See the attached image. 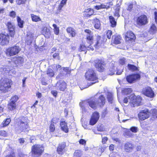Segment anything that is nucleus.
Masks as SVG:
<instances>
[{
	"label": "nucleus",
	"mask_w": 157,
	"mask_h": 157,
	"mask_svg": "<svg viewBox=\"0 0 157 157\" xmlns=\"http://www.w3.org/2000/svg\"><path fill=\"white\" fill-rule=\"evenodd\" d=\"M26 0H16V3L17 5H21L25 4Z\"/></svg>",
	"instance_id": "51"
},
{
	"label": "nucleus",
	"mask_w": 157,
	"mask_h": 157,
	"mask_svg": "<svg viewBox=\"0 0 157 157\" xmlns=\"http://www.w3.org/2000/svg\"><path fill=\"white\" fill-rule=\"evenodd\" d=\"M11 121V119L10 118H8L6 119V120L4 121L2 123L3 127H5L8 125Z\"/></svg>",
	"instance_id": "40"
},
{
	"label": "nucleus",
	"mask_w": 157,
	"mask_h": 157,
	"mask_svg": "<svg viewBox=\"0 0 157 157\" xmlns=\"http://www.w3.org/2000/svg\"><path fill=\"white\" fill-rule=\"evenodd\" d=\"M60 125L63 131L66 133L68 132V128L67 126V124L65 121H61L60 123Z\"/></svg>",
	"instance_id": "24"
},
{
	"label": "nucleus",
	"mask_w": 157,
	"mask_h": 157,
	"mask_svg": "<svg viewBox=\"0 0 157 157\" xmlns=\"http://www.w3.org/2000/svg\"><path fill=\"white\" fill-rule=\"evenodd\" d=\"M13 61L18 66L21 65L23 63L24 59L21 57H18L14 58L13 59Z\"/></svg>",
	"instance_id": "22"
},
{
	"label": "nucleus",
	"mask_w": 157,
	"mask_h": 157,
	"mask_svg": "<svg viewBox=\"0 0 157 157\" xmlns=\"http://www.w3.org/2000/svg\"><path fill=\"white\" fill-rule=\"evenodd\" d=\"M103 43L102 40L100 41H97L96 43L94 45L95 48H99L103 44Z\"/></svg>",
	"instance_id": "45"
},
{
	"label": "nucleus",
	"mask_w": 157,
	"mask_h": 157,
	"mask_svg": "<svg viewBox=\"0 0 157 157\" xmlns=\"http://www.w3.org/2000/svg\"><path fill=\"white\" fill-rule=\"evenodd\" d=\"M140 75L139 74H132L127 76L126 80L129 83L135 82L137 80L140 78Z\"/></svg>",
	"instance_id": "13"
},
{
	"label": "nucleus",
	"mask_w": 157,
	"mask_h": 157,
	"mask_svg": "<svg viewBox=\"0 0 157 157\" xmlns=\"http://www.w3.org/2000/svg\"><path fill=\"white\" fill-rule=\"evenodd\" d=\"M125 40L127 41H134L136 38L135 35L131 31L128 32L125 34Z\"/></svg>",
	"instance_id": "19"
},
{
	"label": "nucleus",
	"mask_w": 157,
	"mask_h": 157,
	"mask_svg": "<svg viewBox=\"0 0 157 157\" xmlns=\"http://www.w3.org/2000/svg\"><path fill=\"white\" fill-rule=\"evenodd\" d=\"M42 31L43 33L44 34L46 37H49L51 35V32L49 29L46 27H44Z\"/></svg>",
	"instance_id": "26"
},
{
	"label": "nucleus",
	"mask_w": 157,
	"mask_h": 157,
	"mask_svg": "<svg viewBox=\"0 0 157 157\" xmlns=\"http://www.w3.org/2000/svg\"><path fill=\"white\" fill-rule=\"evenodd\" d=\"M0 135L1 136H5L6 135V132L4 131H0Z\"/></svg>",
	"instance_id": "62"
},
{
	"label": "nucleus",
	"mask_w": 157,
	"mask_h": 157,
	"mask_svg": "<svg viewBox=\"0 0 157 157\" xmlns=\"http://www.w3.org/2000/svg\"><path fill=\"white\" fill-rule=\"evenodd\" d=\"M102 137V142L103 144H105L106 143V141L108 140V138L107 137Z\"/></svg>",
	"instance_id": "61"
},
{
	"label": "nucleus",
	"mask_w": 157,
	"mask_h": 157,
	"mask_svg": "<svg viewBox=\"0 0 157 157\" xmlns=\"http://www.w3.org/2000/svg\"><path fill=\"white\" fill-rule=\"evenodd\" d=\"M8 107L10 110H14L16 108V103L10 101L8 105Z\"/></svg>",
	"instance_id": "27"
},
{
	"label": "nucleus",
	"mask_w": 157,
	"mask_h": 157,
	"mask_svg": "<svg viewBox=\"0 0 157 157\" xmlns=\"http://www.w3.org/2000/svg\"><path fill=\"white\" fill-rule=\"evenodd\" d=\"M109 7V6H107L103 4H101L99 5H97L95 6V9L97 10H99L101 9L106 8L108 9Z\"/></svg>",
	"instance_id": "34"
},
{
	"label": "nucleus",
	"mask_w": 157,
	"mask_h": 157,
	"mask_svg": "<svg viewBox=\"0 0 157 157\" xmlns=\"http://www.w3.org/2000/svg\"><path fill=\"white\" fill-rule=\"evenodd\" d=\"M17 21L19 26L21 28H23L24 22L21 20V18L19 17H17Z\"/></svg>",
	"instance_id": "41"
},
{
	"label": "nucleus",
	"mask_w": 157,
	"mask_h": 157,
	"mask_svg": "<svg viewBox=\"0 0 157 157\" xmlns=\"http://www.w3.org/2000/svg\"><path fill=\"white\" fill-rule=\"evenodd\" d=\"M120 10V8L119 7V6L115 10V13H114L115 16L117 17V18L120 16V15L119 14Z\"/></svg>",
	"instance_id": "47"
},
{
	"label": "nucleus",
	"mask_w": 157,
	"mask_h": 157,
	"mask_svg": "<svg viewBox=\"0 0 157 157\" xmlns=\"http://www.w3.org/2000/svg\"><path fill=\"white\" fill-rule=\"evenodd\" d=\"M94 150H99V151H100V152H99L98 151L96 152L97 155H100L104 151V148L101 147H95L94 148Z\"/></svg>",
	"instance_id": "42"
},
{
	"label": "nucleus",
	"mask_w": 157,
	"mask_h": 157,
	"mask_svg": "<svg viewBox=\"0 0 157 157\" xmlns=\"http://www.w3.org/2000/svg\"><path fill=\"white\" fill-rule=\"evenodd\" d=\"M103 43L102 40L100 41H97L96 43L94 45L95 48H99L103 44Z\"/></svg>",
	"instance_id": "44"
},
{
	"label": "nucleus",
	"mask_w": 157,
	"mask_h": 157,
	"mask_svg": "<svg viewBox=\"0 0 157 157\" xmlns=\"http://www.w3.org/2000/svg\"><path fill=\"white\" fill-rule=\"evenodd\" d=\"M113 63L111 64V67L109 68V71L111 72L110 75H113L115 74L116 70L117 69V67Z\"/></svg>",
	"instance_id": "33"
},
{
	"label": "nucleus",
	"mask_w": 157,
	"mask_h": 157,
	"mask_svg": "<svg viewBox=\"0 0 157 157\" xmlns=\"http://www.w3.org/2000/svg\"><path fill=\"white\" fill-rule=\"evenodd\" d=\"M82 151L81 150H77L74 153V157H81L82 155Z\"/></svg>",
	"instance_id": "36"
},
{
	"label": "nucleus",
	"mask_w": 157,
	"mask_h": 157,
	"mask_svg": "<svg viewBox=\"0 0 157 157\" xmlns=\"http://www.w3.org/2000/svg\"><path fill=\"white\" fill-rule=\"evenodd\" d=\"M86 79L89 81L94 82H92L89 85H91L98 82V78L94 71L92 69H88L86 72L85 75Z\"/></svg>",
	"instance_id": "4"
},
{
	"label": "nucleus",
	"mask_w": 157,
	"mask_h": 157,
	"mask_svg": "<svg viewBox=\"0 0 157 157\" xmlns=\"http://www.w3.org/2000/svg\"><path fill=\"white\" fill-rule=\"evenodd\" d=\"M66 83L63 81H58L56 84L57 89L61 91H63L66 88Z\"/></svg>",
	"instance_id": "18"
},
{
	"label": "nucleus",
	"mask_w": 157,
	"mask_h": 157,
	"mask_svg": "<svg viewBox=\"0 0 157 157\" xmlns=\"http://www.w3.org/2000/svg\"><path fill=\"white\" fill-rule=\"evenodd\" d=\"M107 98L109 102L112 103L113 100V94L111 93H107Z\"/></svg>",
	"instance_id": "43"
},
{
	"label": "nucleus",
	"mask_w": 157,
	"mask_h": 157,
	"mask_svg": "<svg viewBox=\"0 0 157 157\" xmlns=\"http://www.w3.org/2000/svg\"><path fill=\"white\" fill-rule=\"evenodd\" d=\"M112 34V32L111 30H108L106 33V35L109 39H110Z\"/></svg>",
	"instance_id": "57"
},
{
	"label": "nucleus",
	"mask_w": 157,
	"mask_h": 157,
	"mask_svg": "<svg viewBox=\"0 0 157 157\" xmlns=\"http://www.w3.org/2000/svg\"><path fill=\"white\" fill-rule=\"evenodd\" d=\"M87 105H88V103L87 102V100L80 102L79 103V105L82 109L83 111L85 110V108Z\"/></svg>",
	"instance_id": "29"
},
{
	"label": "nucleus",
	"mask_w": 157,
	"mask_h": 157,
	"mask_svg": "<svg viewBox=\"0 0 157 157\" xmlns=\"http://www.w3.org/2000/svg\"><path fill=\"white\" fill-rule=\"evenodd\" d=\"M10 71L9 68H6V66H0V77H1L2 75H5V74L9 73Z\"/></svg>",
	"instance_id": "20"
},
{
	"label": "nucleus",
	"mask_w": 157,
	"mask_h": 157,
	"mask_svg": "<svg viewBox=\"0 0 157 157\" xmlns=\"http://www.w3.org/2000/svg\"><path fill=\"white\" fill-rule=\"evenodd\" d=\"M149 113L147 109H144L140 112L138 114V117L141 121L144 120L149 117Z\"/></svg>",
	"instance_id": "14"
},
{
	"label": "nucleus",
	"mask_w": 157,
	"mask_h": 157,
	"mask_svg": "<svg viewBox=\"0 0 157 157\" xmlns=\"http://www.w3.org/2000/svg\"><path fill=\"white\" fill-rule=\"evenodd\" d=\"M113 43L115 44H118L121 43V37L119 35L113 36L112 37Z\"/></svg>",
	"instance_id": "23"
},
{
	"label": "nucleus",
	"mask_w": 157,
	"mask_h": 157,
	"mask_svg": "<svg viewBox=\"0 0 157 157\" xmlns=\"http://www.w3.org/2000/svg\"><path fill=\"white\" fill-rule=\"evenodd\" d=\"M32 153L34 156L38 157L40 156L43 153L44 148L41 145L36 144L32 147Z\"/></svg>",
	"instance_id": "6"
},
{
	"label": "nucleus",
	"mask_w": 157,
	"mask_h": 157,
	"mask_svg": "<svg viewBox=\"0 0 157 157\" xmlns=\"http://www.w3.org/2000/svg\"><path fill=\"white\" fill-rule=\"evenodd\" d=\"M79 143L81 144L85 145L86 144V141L84 140L81 139L80 140Z\"/></svg>",
	"instance_id": "64"
},
{
	"label": "nucleus",
	"mask_w": 157,
	"mask_h": 157,
	"mask_svg": "<svg viewBox=\"0 0 157 157\" xmlns=\"http://www.w3.org/2000/svg\"><path fill=\"white\" fill-rule=\"evenodd\" d=\"M134 148V144L130 142H127L124 144V148L127 152H131Z\"/></svg>",
	"instance_id": "17"
},
{
	"label": "nucleus",
	"mask_w": 157,
	"mask_h": 157,
	"mask_svg": "<svg viewBox=\"0 0 157 157\" xmlns=\"http://www.w3.org/2000/svg\"><path fill=\"white\" fill-rule=\"evenodd\" d=\"M54 121V119H53L51 121L49 127V131L51 132H53L55 130V124H56V123Z\"/></svg>",
	"instance_id": "28"
},
{
	"label": "nucleus",
	"mask_w": 157,
	"mask_h": 157,
	"mask_svg": "<svg viewBox=\"0 0 157 157\" xmlns=\"http://www.w3.org/2000/svg\"><path fill=\"white\" fill-rule=\"evenodd\" d=\"M9 36L8 34H0V44L1 45H6L9 43Z\"/></svg>",
	"instance_id": "12"
},
{
	"label": "nucleus",
	"mask_w": 157,
	"mask_h": 157,
	"mask_svg": "<svg viewBox=\"0 0 157 157\" xmlns=\"http://www.w3.org/2000/svg\"><path fill=\"white\" fill-rule=\"evenodd\" d=\"M12 82L11 80L5 78H2L0 81V90L3 92L10 88Z\"/></svg>",
	"instance_id": "5"
},
{
	"label": "nucleus",
	"mask_w": 157,
	"mask_h": 157,
	"mask_svg": "<svg viewBox=\"0 0 157 157\" xmlns=\"http://www.w3.org/2000/svg\"><path fill=\"white\" fill-rule=\"evenodd\" d=\"M31 17L33 21L37 22L41 20L40 18L38 16L36 15L33 14H30Z\"/></svg>",
	"instance_id": "31"
},
{
	"label": "nucleus",
	"mask_w": 157,
	"mask_h": 157,
	"mask_svg": "<svg viewBox=\"0 0 157 157\" xmlns=\"http://www.w3.org/2000/svg\"><path fill=\"white\" fill-rule=\"evenodd\" d=\"M33 34H31L30 33H28V36L27 37V39L30 42H31L33 40Z\"/></svg>",
	"instance_id": "52"
},
{
	"label": "nucleus",
	"mask_w": 157,
	"mask_h": 157,
	"mask_svg": "<svg viewBox=\"0 0 157 157\" xmlns=\"http://www.w3.org/2000/svg\"><path fill=\"white\" fill-rule=\"evenodd\" d=\"M132 92V90L131 88H125L122 90V93L123 94H128L131 93Z\"/></svg>",
	"instance_id": "37"
},
{
	"label": "nucleus",
	"mask_w": 157,
	"mask_h": 157,
	"mask_svg": "<svg viewBox=\"0 0 157 157\" xmlns=\"http://www.w3.org/2000/svg\"><path fill=\"white\" fill-rule=\"evenodd\" d=\"M94 66L96 69L100 72H103L104 69L105 64L104 63L99 59L95 60L94 61Z\"/></svg>",
	"instance_id": "10"
},
{
	"label": "nucleus",
	"mask_w": 157,
	"mask_h": 157,
	"mask_svg": "<svg viewBox=\"0 0 157 157\" xmlns=\"http://www.w3.org/2000/svg\"><path fill=\"white\" fill-rule=\"evenodd\" d=\"M147 23V17L145 15H142L137 19V25L138 26L144 25Z\"/></svg>",
	"instance_id": "11"
},
{
	"label": "nucleus",
	"mask_w": 157,
	"mask_h": 157,
	"mask_svg": "<svg viewBox=\"0 0 157 157\" xmlns=\"http://www.w3.org/2000/svg\"><path fill=\"white\" fill-rule=\"evenodd\" d=\"M147 33L146 32H144L140 34V36L143 38L147 36Z\"/></svg>",
	"instance_id": "59"
},
{
	"label": "nucleus",
	"mask_w": 157,
	"mask_h": 157,
	"mask_svg": "<svg viewBox=\"0 0 157 157\" xmlns=\"http://www.w3.org/2000/svg\"><path fill=\"white\" fill-rule=\"evenodd\" d=\"M47 74L51 77L53 76L54 75V72L52 69H48L47 71Z\"/></svg>",
	"instance_id": "48"
},
{
	"label": "nucleus",
	"mask_w": 157,
	"mask_h": 157,
	"mask_svg": "<svg viewBox=\"0 0 157 157\" xmlns=\"http://www.w3.org/2000/svg\"><path fill=\"white\" fill-rule=\"evenodd\" d=\"M124 136L126 137H131L133 136V134L128 131L125 132Z\"/></svg>",
	"instance_id": "55"
},
{
	"label": "nucleus",
	"mask_w": 157,
	"mask_h": 157,
	"mask_svg": "<svg viewBox=\"0 0 157 157\" xmlns=\"http://www.w3.org/2000/svg\"><path fill=\"white\" fill-rule=\"evenodd\" d=\"M156 31V28L154 24H153L151 26L149 32L152 34H154Z\"/></svg>",
	"instance_id": "39"
},
{
	"label": "nucleus",
	"mask_w": 157,
	"mask_h": 157,
	"mask_svg": "<svg viewBox=\"0 0 157 157\" xmlns=\"http://www.w3.org/2000/svg\"><path fill=\"white\" fill-rule=\"evenodd\" d=\"M99 113L97 112L94 113L90 118V124L91 125H94L97 122L99 118Z\"/></svg>",
	"instance_id": "15"
},
{
	"label": "nucleus",
	"mask_w": 157,
	"mask_h": 157,
	"mask_svg": "<svg viewBox=\"0 0 157 157\" xmlns=\"http://www.w3.org/2000/svg\"><path fill=\"white\" fill-rule=\"evenodd\" d=\"M130 129L131 131L134 133L137 132L138 130V128L135 126L131 127Z\"/></svg>",
	"instance_id": "54"
},
{
	"label": "nucleus",
	"mask_w": 157,
	"mask_h": 157,
	"mask_svg": "<svg viewBox=\"0 0 157 157\" xmlns=\"http://www.w3.org/2000/svg\"><path fill=\"white\" fill-rule=\"evenodd\" d=\"M109 21L111 24V26L112 27H115L117 24V21L115 18L112 16H110L109 17Z\"/></svg>",
	"instance_id": "25"
},
{
	"label": "nucleus",
	"mask_w": 157,
	"mask_h": 157,
	"mask_svg": "<svg viewBox=\"0 0 157 157\" xmlns=\"http://www.w3.org/2000/svg\"><path fill=\"white\" fill-rule=\"evenodd\" d=\"M130 96L125 98L124 100V102L125 103H127L128 102H129V104L131 106V102H130L131 101V99H130Z\"/></svg>",
	"instance_id": "50"
},
{
	"label": "nucleus",
	"mask_w": 157,
	"mask_h": 157,
	"mask_svg": "<svg viewBox=\"0 0 157 157\" xmlns=\"http://www.w3.org/2000/svg\"><path fill=\"white\" fill-rule=\"evenodd\" d=\"M63 70L67 73V74H69L71 73V71L69 68L65 67L63 69Z\"/></svg>",
	"instance_id": "63"
},
{
	"label": "nucleus",
	"mask_w": 157,
	"mask_h": 157,
	"mask_svg": "<svg viewBox=\"0 0 157 157\" xmlns=\"http://www.w3.org/2000/svg\"><path fill=\"white\" fill-rule=\"evenodd\" d=\"M21 48L17 46L9 48L6 50V54L10 56H12L17 54L21 50Z\"/></svg>",
	"instance_id": "8"
},
{
	"label": "nucleus",
	"mask_w": 157,
	"mask_h": 157,
	"mask_svg": "<svg viewBox=\"0 0 157 157\" xmlns=\"http://www.w3.org/2000/svg\"><path fill=\"white\" fill-rule=\"evenodd\" d=\"M18 99V97H17V96L15 95L12 97L10 100V101L13 102V103H16V102L17 100Z\"/></svg>",
	"instance_id": "53"
},
{
	"label": "nucleus",
	"mask_w": 157,
	"mask_h": 157,
	"mask_svg": "<svg viewBox=\"0 0 157 157\" xmlns=\"http://www.w3.org/2000/svg\"><path fill=\"white\" fill-rule=\"evenodd\" d=\"M52 56L53 58L58 60H60V58L59 56V53L57 52L55 53L52 55Z\"/></svg>",
	"instance_id": "49"
},
{
	"label": "nucleus",
	"mask_w": 157,
	"mask_h": 157,
	"mask_svg": "<svg viewBox=\"0 0 157 157\" xmlns=\"http://www.w3.org/2000/svg\"><path fill=\"white\" fill-rule=\"evenodd\" d=\"M130 99H131V106L134 107L140 105L142 99L141 97L139 96H136L134 94H132L130 95Z\"/></svg>",
	"instance_id": "7"
},
{
	"label": "nucleus",
	"mask_w": 157,
	"mask_h": 157,
	"mask_svg": "<svg viewBox=\"0 0 157 157\" xmlns=\"http://www.w3.org/2000/svg\"><path fill=\"white\" fill-rule=\"evenodd\" d=\"M6 25L10 32V36L12 37H13L15 34L14 25L10 22H8Z\"/></svg>",
	"instance_id": "16"
},
{
	"label": "nucleus",
	"mask_w": 157,
	"mask_h": 157,
	"mask_svg": "<svg viewBox=\"0 0 157 157\" xmlns=\"http://www.w3.org/2000/svg\"><path fill=\"white\" fill-rule=\"evenodd\" d=\"M85 12V15H86V17H90V16L92 15L94 13L93 10L90 9H87Z\"/></svg>",
	"instance_id": "35"
},
{
	"label": "nucleus",
	"mask_w": 157,
	"mask_h": 157,
	"mask_svg": "<svg viewBox=\"0 0 157 157\" xmlns=\"http://www.w3.org/2000/svg\"><path fill=\"white\" fill-rule=\"evenodd\" d=\"M9 16L12 17H15L16 16V13L14 11H12L10 12Z\"/></svg>",
	"instance_id": "60"
},
{
	"label": "nucleus",
	"mask_w": 157,
	"mask_h": 157,
	"mask_svg": "<svg viewBox=\"0 0 157 157\" xmlns=\"http://www.w3.org/2000/svg\"><path fill=\"white\" fill-rule=\"evenodd\" d=\"M142 92L144 95L150 98H153L155 95L154 92L151 88L149 86L144 88L142 89Z\"/></svg>",
	"instance_id": "9"
},
{
	"label": "nucleus",
	"mask_w": 157,
	"mask_h": 157,
	"mask_svg": "<svg viewBox=\"0 0 157 157\" xmlns=\"http://www.w3.org/2000/svg\"><path fill=\"white\" fill-rule=\"evenodd\" d=\"M85 32L87 33L86 35L87 39L88 42L90 45L89 46H88L87 47L83 45H81L79 50L80 52L85 51L86 50H91L93 51L94 49L93 47L91 46V44L92 43L93 40V33L90 30L87 29L85 30Z\"/></svg>",
	"instance_id": "3"
},
{
	"label": "nucleus",
	"mask_w": 157,
	"mask_h": 157,
	"mask_svg": "<svg viewBox=\"0 0 157 157\" xmlns=\"http://www.w3.org/2000/svg\"><path fill=\"white\" fill-rule=\"evenodd\" d=\"M128 67L129 70L132 71H136L138 70L137 67H136L131 64H128Z\"/></svg>",
	"instance_id": "38"
},
{
	"label": "nucleus",
	"mask_w": 157,
	"mask_h": 157,
	"mask_svg": "<svg viewBox=\"0 0 157 157\" xmlns=\"http://www.w3.org/2000/svg\"><path fill=\"white\" fill-rule=\"evenodd\" d=\"M53 26L54 28V31L56 35H58L59 32V27H57L56 24H53Z\"/></svg>",
	"instance_id": "46"
},
{
	"label": "nucleus",
	"mask_w": 157,
	"mask_h": 157,
	"mask_svg": "<svg viewBox=\"0 0 157 157\" xmlns=\"http://www.w3.org/2000/svg\"><path fill=\"white\" fill-rule=\"evenodd\" d=\"M94 21L95 23L94 27L95 29H99L100 27L101 24L100 21L99 19L95 18L94 19Z\"/></svg>",
	"instance_id": "32"
},
{
	"label": "nucleus",
	"mask_w": 157,
	"mask_h": 157,
	"mask_svg": "<svg viewBox=\"0 0 157 157\" xmlns=\"http://www.w3.org/2000/svg\"><path fill=\"white\" fill-rule=\"evenodd\" d=\"M66 147L65 142H63L59 144L57 149V152L59 154H62L64 152V150Z\"/></svg>",
	"instance_id": "21"
},
{
	"label": "nucleus",
	"mask_w": 157,
	"mask_h": 157,
	"mask_svg": "<svg viewBox=\"0 0 157 157\" xmlns=\"http://www.w3.org/2000/svg\"><path fill=\"white\" fill-rule=\"evenodd\" d=\"M97 128L98 130L99 131L103 132L105 130V128L101 125L98 126Z\"/></svg>",
	"instance_id": "56"
},
{
	"label": "nucleus",
	"mask_w": 157,
	"mask_h": 157,
	"mask_svg": "<svg viewBox=\"0 0 157 157\" xmlns=\"http://www.w3.org/2000/svg\"><path fill=\"white\" fill-rule=\"evenodd\" d=\"M87 102L91 108L95 110L98 106L101 107L104 106L105 103V98L102 95H100L98 98L97 97L96 95L87 100Z\"/></svg>",
	"instance_id": "1"
},
{
	"label": "nucleus",
	"mask_w": 157,
	"mask_h": 157,
	"mask_svg": "<svg viewBox=\"0 0 157 157\" xmlns=\"http://www.w3.org/2000/svg\"><path fill=\"white\" fill-rule=\"evenodd\" d=\"M28 120L26 117H21L18 118L15 124V129L17 131L23 132L28 128Z\"/></svg>",
	"instance_id": "2"
},
{
	"label": "nucleus",
	"mask_w": 157,
	"mask_h": 157,
	"mask_svg": "<svg viewBox=\"0 0 157 157\" xmlns=\"http://www.w3.org/2000/svg\"><path fill=\"white\" fill-rule=\"evenodd\" d=\"M67 32L71 35L72 37H74L75 35V33L74 29L70 27L67 28Z\"/></svg>",
	"instance_id": "30"
},
{
	"label": "nucleus",
	"mask_w": 157,
	"mask_h": 157,
	"mask_svg": "<svg viewBox=\"0 0 157 157\" xmlns=\"http://www.w3.org/2000/svg\"><path fill=\"white\" fill-rule=\"evenodd\" d=\"M126 62V59L124 58L121 59H120L119 63L122 65H124Z\"/></svg>",
	"instance_id": "58"
}]
</instances>
